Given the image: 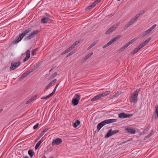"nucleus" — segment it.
Listing matches in <instances>:
<instances>
[{"mask_svg": "<svg viewBox=\"0 0 158 158\" xmlns=\"http://www.w3.org/2000/svg\"><path fill=\"white\" fill-rule=\"evenodd\" d=\"M78 125L76 124V123H74L73 124V127H76Z\"/></svg>", "mask_w": 158, "mask_h": 158, "instance_id": "50", "label": "nucleus"}, {"mask_svg": "<svg viewBox=\"0 0 158 158\" xmlns=\"http://www.w3.org/2000/svg\"><path fill=\"white\" fill-rule=\"evenodd\" d=\"M88 8H89V7H87L86 9H88Z\"/></svg>", "mask_w": 158, "mask_h": 158, "instance_id": "58", "label": "nucleus"}, {"mask_svg": "<svg viewBox=\"0 0 158 158\" xmlns=\"http://www.w3.org/2000/svg\"><path fill=\"white\" fill-rule=\"evenodd\" d=\"M23 37L22 36V35H21V34H20L19 36L17 39H16L14 43L15 44L19 43Z\"/></svg>", "mask_w": 158, "mask_h": 158, "instance_id": "17", "label": "nucleus"}, {"mask_svg": "<svg viewBox=\"0 0 158 158\" xmlns=\"http://www.w3.org/2000/svg\"><path fill=\"white\" fill-rule=\"evenodd\" d=\"M31 31V29L30 28H28L25 30L22 34H21L22 35V36L24 37L27 33L30 32Z\"/></svg>", "mask_w": 158, "mask_h": 158, "instance_id": "16", "label": "nucleus"}, {"mask_svg": "<svg viewBox=\"0 0 158 158\" xmlns=\"http://www.w3.org/2000/svg\"><path fill=\"white\" fill-rule=\"evenodd\" d=\"M97 44V42H94L92 43L90 46H89V49L93 47L94 46Z\"/></svg>", "mask_w": 158, "mask_h": 158, "instance_id": "35", "label": "nucleus"}, {"mask_svg": "<svg viewBox=\"0 0 158 158\" xmlns=\"http://www.w3.org/2000/svg\"><path fill=\"white\" fill-rule=\"evenodd\" d=\"M141 48L139 46L138 47L136 48L133 51V52L131 53L132 55H134Z\"/></svg>", "mask_w": 158, "mask_h": 158, "instance_id": "19", "label": "nucleus"}, {"mask_svg": "<svg viewBox=\"0 0 158 158\" xmlns=\"http://www.w3.org/2000/svg\"><path fill=\"white\" fill-rule=\"evenodd\" d=\"M75 46L73 44L71 45V46L69 47V48H70L71 50L73 48H74Z\"/></svg>", "mask_w": 158, "mask_h": 158, "instance_id": "42", "label": "nucleus"}, {"mask_svg": "<svg viewBox=\"0 0 158 158\" xmlns=\"http://www.w3.org/2000/svg\"><path fill=\"white\" fill-rule=\"evenodd\" d=\"M89 58V54L87 55L85 57H83L82 59V61L83 62H84L87 60Z\"/></svg>", "mask_w": 158, "mask_h": 158, "instance_id": "31", "label": "nucleus"}, {"mask_svg": "<svg viewBox=\"0 0 158 158\" xmlns=\"http://www.w3.org/2000/svg\"><path fill=\"white\" fill-rule=\"evenodd\" d=\"M116 27L113 25L111 27H110L106 31V34H108L110 32H113L116 29Z\"/></svg>", "mask_w": 158, "mask_h": 158, "instance_id": "13", "label": "nucleus"}, {"mask_svg": "<svg viewBox=\"0 0 158 158\" xmlns=\"http://www.w3.org/2000/svg\"><path fill=\"white\" fill-rule=\"evenodd\" d=\"M121 37V35H119L117 36L112 39L108 43L103 46V48H105L109 46L114 42L115 41L119 39Z\"/></svg>", "mask_w": 158, "mask_h": 158, "instance_id": "4", "label": "nucleus"}, {"mask_svg": "<svg viewBox=\"0 0 158 158\" xmlns=\"http://www.w3.org/2000/svg\"><path fill=\"white\" fill-rule=\"evenodd\" d=\"M24 158H29V157L28 156H26Z\"/></svg>", "mask_w": 158, "mask_h": 158, "instance_id": "55", "label": "nucleus"}, {"mask_svg": "<svg viewBox=\"0 0 158 158\" xmlns=\"http://www.w3.org/2000/svg\"><path fill=\"white\" fill-rule=\"evenodd\" d=\"M80 43V41H76L73 44L75 46H76V45Z\"/></svg>", "mask_w": 158, "mask_h": 158, "instance_id": "46", "label": "nucleus"}, {"mask_svg": "<svg viewBox=\"0 0 158 158\" xmlns=\"http://www.w3.org/2000/svg\"><path fill=\"white\" fill-rule=\"evenodd\" d=\"M135 41V40H134V39H133L130 40L129 42L130 44H131L134 42Z\"/></svg>", "mask_w": 158, "mask_h": 158, "instance_id": "45", "label": "nucleus"}, {"mask_svg": "<svg viewBox=\"0 0 158 158\" xmlns=\"http://www.w3.org/2000/svg\"><path fill=\"white\" fill-rule=\"evenodd\" d=\"M41 22L43 23H46L50 21V19L48 17H43L41 19Z\"/></svg>", "mask_w": 158, "mask_h": 158, "instance_id": "14", "label": "nucleus"}, {"mask_svg": "<svg viewBox=\"0 0 158 158\" xmlns=\"http://www.w3.org/2000/svg\"><path fill=\"white\" fill-rule=\"evenodd\" d=\"M58 85H59V84H57L56 85V86L55 87V88H54V89H53V91L51 93V94L52 95H53L55 93V92L56 91V89H57V87L58 86Z\"/></svg>", "mask_w": 158, "mask_h": 158, "instance_id": "29", "label": "nucleus"}, {"mask_svg": "<svg viewBox=\"0 0 158 158\" xmlns=\"http://www.w3.org/2000/svg\"><path fill=\"white\" fill-rule=\"evenodd\" d=\"M151 32V31L149 29H148V30L143 32V34L144 35H145L150 33Z\"/></svg>", "mask_w": 158, "mask_h": 158, "instance_id": "24", "label": "nucleus"}, {"mask_svg": "<svg viewBox=\"0 0 158 158\" xmlns=\"http://www.w3.org/2000/svg\"><path fill=\"white\" fill-rule=\"evenodd\" d=\"M52 96V95L50 94H49V95L47 96H45L44 97L42 98L41 99H42L47 100L48 99L50 98V97Z\"/></svg>", "mask_w": 158, "mask_h": 158, "instance_id": "25", "label": "nucleus"}, {"mask_svg": "<svg viewBox=\"0 0 158 158\" xmlns=\"http://www.w3.org/2000/svg\"><path fill=\"white\" fill-rule=\"evenodd\" d=\"M126 130L129 133L133 134L135 133V130L132 127H127L126 128Z\"/></svg>", "mask_w": 158, "mask_h": 158, "instance_id": "11", "label": "nucleus"}, {"mask_svg": "<svg viewBox=\"0 0 158 158\" xmlns=\"http://www.w3.org/2000/svg\"><path fill=\"white\" fill-rule=\"evenodd\" d=\"M39 124L38 123H37L35 125H34L33 127V129L35 130L39 126Z\"/></svg>", "mask_w": 158, "mask_h": 158, "instance_id": "38", "label": "nucleus"}, {"mask_svg": "<svg viewBox=\"0 0 158 158\" xmlns=\"http://www.w3.org/2000/svg\"><path fill=\"white\" fill-rule=\"evenodd\" d=\"M28 154L31 157H32L34 155V152L32 149H30L28 151Z\"/></svg>", "mask_w": 158, "mask_h": 158, "instance_id": "20", "label": "nucleus"}, {"mask_svg": "<svg viewBox=\"0 0 158 158\" xmlns=\"http://www.w3.org/2000/svg\"><path fill=\"white\" fill-rule=\"evenodd\" d=\"M92 54H93L92 52L89 53V56H91L92 55Z\"/></svg>", "mask_w": 158, "mask_h": 158, "instance_id": "54", "label": "nucleus"}, {"mask_svg": "<svg viewBox=\"0 0 158 158\" xmlns=\"http://www.w3.org/2000/svg\"><path fill=\"white\" fill-rule=\"evenodd\" d=\"M32 98L30 99L28 101H27V103L28 104L31 102L32 101Z\"/></svg>", "mask_w": 158, "mask_h": 158, "instance_id": "48", "label": "nucleus"}, {"mask_svg": "<svg viewBox=\"0 0 158 158\" xmlns=\"http://www.w3.org/2000/svg\"><path fill=\"white\" fill-rule=\"evenodd\" d=\"M153 132V131H151V133H152V132Z\"/></svg>", "mask_w": 158, "mask_h": 158, "instance_id": "57", "label": "nucleus"}, {"mask_svg": "<svg viewBox=\"0 0 158 158\" xmlns=\"http://www.w3.org/2000/svg\"><path fill=\"white\" fill-rule=\"evenodd\" d=\"M52 84L50 82L48 84L45 88V89H47Z\"/></svg>", "mask_w": 158, "mask_h": 158, "instance_id": "40", "label": "nucleus"}, {"mask_svg": "<svg viewBox=\"0 0 158 158\" xmlns=\"http://www.w3.org/2000/svg\"><path fill=\"white\" fill-rule=\"evenodd\" d=\"M130 44L129 43V42H128V43H126L125 44V46H126V47L127 48L129 46V45Z\"/></svg>", "mask_w": 158, "mask_h": 158, "instance_id": "49", "label": "nucleus"}, {"mask_svg": "<svg viewBox=\"0 0 158 158\" xmlns=\"http://www.w3.org/2000/svg\"><path fill=\"white\" fill-rule=\"evenodd\" d=\"M54 68H55V67L52 68H51L49 70V72L50 73L51 72H52V71L54 69Z\"/></svg>", "mask_w": 158, "mask_h": 158, "instance_id": "51", "label": "nucleus"}, {"mask_svg": "<svg viewBox=\"0 0 158 158\" xmlns=\"http://www.w3.org/2000/svg\"><path fill=\"white\" fill-rule=\"evenodd\" d=\"M87 49H88V50H89V48H87Z\"/></svg>", "mask_w": 158, "mask_h": 158, "instance_id": "59", "label": "nucleus"}, {"mask_svg": "<svg viewBox=\"0 0 158 158\" xmlns=\"http://www.w3.org/2000/svg\"><path fill=\"white\" fill-rule=\"evenodd\" d=\"M120 0H117L118 1H120Z\"/></svg>", "mask_w": 158, "mask_h": 158, "instance_id": "60", "label": "nucleus"}, {"mask_svg": "<svg viewBox=\"0 0 158 158\" xmlns=\"http://www.w3.org/2000/svg\"><path fill=\"white\" fill-rule=\"evenodd\" d=\"M57 75V73L56 72H55L54 74L51 76V78H54V77H56Z\"/></svg>", "mask_w": 158, "mask_h": 158, "instance_id": "39", "label": "nucleus"}, {"mask_svg": "<svg viewBox=\"0 0 158 158\" xmlns=\"http://www.w3.org/2000/svg\"><path fill=\"white\" fill-rule=\"evenodd\" d=\"M119 131V130H110L106 134L105 137L108 138L109 137L115 134L118 133Z\"/></svg>", "mask_w": 158, "mask_h": 158, "instance_id": "8", "label": "nucleus"}, {"mask_svg": "<svg viewBox=\"0 0 158 158\" xmlns=\"http://www.w3.org/2000/svg\"><path fill=\"white\" fill-rule=\"evenodd\" d=\"M29 58L28 57L26 56L25 57V58L23 60V62H25V61H27V60H28Z\"/></svg>", "mask_w": 158, "mask_h": 158, "instance_id": "44", "label": "nucleus"}, {"mask_svg": "<svg viewBox=\"0 0 158 158\" xmlns=\"http://www.w3.org/2000/svg\"><path fill=\"white\" fill-rule=\"evenodd\" d=\"M151 40L150 38H148L146 39V40L143 42L140 45H139V46L141 48H142L144 46L146 45L148 43L149 41Z\"/></svg>", "mask_w": 158, "mask_h": 158, "instance_id": "12", "label": "nucleus"}, {"mask_svg": "<svg viewBox=\"0 0 158 158\" xmlns=\"http://www.w3.org/2000/svg\"><path fill=\"white\" fill-rule=\"evenodd\" d=\"M127 48L126 47L125 45H124L120 49L119 51L121 52H122L124 50Z\"/></svg>", "mask_w": 158, "mask_h": 158, "instance_id": "34", "label": "nucleus"}, {"mask_svg": "<svg viewBox=\"0 0 158 158\" xmlns=\"http://www.w3.org/2000/svg\"><path fill=\"white\" fill-rule=\"evenodd\" d=\"M30 52L29 50H27V51L26 52V56L30 58Z\"/></svg>", "mask_w": 158, "mask_h": 158, "instance_id": "28", "label": "nucleus"}, {"mask_svg": "<svg viewBox=\"0 0 158 158\" xmlns=\"http://www.w3.org/2000/svg\"><path fill=\"white\" fill-rule=\"evenodd\" d=\"M156 24H155L153 25L151 27H150L149 29L152 31L156 27Z\"/></svg>", "mask_w": 158, "mask_h": 158, "instance_id": "32", "label": "nucleus"}, {"mask_svg": "<svg viewBox=\"0 0 158 158\" xmlns=\"http://www.w3.org/2000/svg\"><path fill=\"white\" fill-rule=\"evenodd\" d=\"M37 52L36 49H35L32 51L31 54L32 56H34Z\"/></svg>", "mask_w": 158, "mask_h": 158, "instance_id": "36", "label": "nucleus"}, {"mask_svg": "<svg viewBox=\"0 0 158 158\" xmlns=\"http://www.w3.org/2000/svg\"><path fill=\"white\" fill-rule=\"evenodd\" d=\"M81 95L79 94H76L74 96V98L72 100L73 104L74 106L77 105L80 99Z\"/></svg>", "mask_w": 158, "mask_h": 158, "instance_id": "5", "label": "nucleus"}, {"mask_svg": "<svg viewBox=\"0 0 158 158\" xmlns=\"http://www.w3.org/2000/svg\"><path fill=\"white\" fill-rule=\"evenodd\" d=\"M44 134L42 131L41 133L39 134V136L37 139V140L39 139Z\"/></svg>", "mask_w": 158, "mask_h": 158, "instance_id": "33", "label": "nucleus"}, {"mask_svg": "<svg viewBox=\"0 0 158 158\" xmlns=\"http://www.w3.org/2000/svg\"><path fill=\"white\" fill-rule=\"evenodd\" d=\"M57 81V80L56 79H55L52 80V81H51L50 83L52 85L54 83H55Z\"/></svg>", "mask_w": 158, "mask_h": 158, "instance_id": "43", "label": "nucleus"}, {"mask_svg": "<svg viewBox=\"0 0 158 158\" xmlns=\"http://www.w3.org/2000/svg\"><path fill=\"white\" fill-rule=\"evenodd\" d=\"M44 140L43 139V138H42L36 144V145L39 147L41 143L43 142Z\"/></svg>", "mask_w": 158, "mask_h": 158, "instance_id": "30", "label": "nucleus"}, {"mask_svg": "<svg viewBox=\"0 0 158 158\" xmlns=\"http://www.w3.org/2000/svg\"><path fill=\"white\" fill-rule=\"evenodd\" d=\"M39 32L38 30H35L29 34L25 38L26 40H30L31 38L35 36L36 35L38 34Z\"/></svg>", "mask_w": 158, "mask_h": 158, "instance_id": "7", "label": "nucleus"}, {"mask_svg": "<svg viewBox=\"0 0 158 158\" xmlns=\"http://www.w3.org/2000/svg\"><path fill=\"white\" fill-rule=\"evenodd\" d=\"M97 4V2L95 1L91 5H89V9L93 8Z\"/></svg>", "mask_w": 158, "mask_h": 158, "instance_id": "22", "label": "nucleus"}, {"mask_svg": "<svg viewBox=\"0 0 158 158\" xmlns=\"http://www.w3.org/2000/svg\"><path fill=\"white\" fill-rule=\"evenodd\" d=\"M101 0H96V1H95L96 2H97V3L98 4V3L100 2Z\"/></svg>", "mask_w": 158, "mask_h": 158, "instance_id": "52", "label": "nucleus"}, {"mask_svg": "<svg viewBox=\"0 0 158 158\" xmlns=\"http://www.w3.org/2000/svg\"><path fill=\"white\" fill-rule=\"evenodd\" d=\"M139 91L140 89H137L133 92L129 98L130 102L134 103L137 102L138 95Z\"/></svg>", "mask_w": 158, "mask_h": 158, "instance_id": "2", "label": "nucleus"}, {"mask_svg": "<svg viewBox=\"0 0 158 158\" xmlns=\"http://www.w3.org/2000/svg\"><path fill=\"white\" fill-rule=\"evenodd\" d=\"M38 147H39L37 146V145H36L35 147V150H37Z\"/></svg>", "mask_w": 158, "mask_h": 158, "instance_id": "53", "label": "nucleus"}, {"mask_svg": "<svg viewBox=\"0 0 158 158\" xmlns=\"http://www.w3.org/2000/svg\"><path fill=\"white\" fill-rule=\"evenodd\" d=\"M49 129V128H46L43 131H42V132L44 134V133L46 132Z\"/></svg>", "mask_w": 158, "mask_h": 158, "instance_id": "41", "label": "nucleus"}, {"mask_svg": "<svg viewBox=\"0 0 158 158\" xmlns=\"http://www.w3.org/2000/svg\"><path fill=\"white\" fill-rule=\"evenodd\" d=\"M62 142V140L61 138H57L55 139H54L52 142V145L54 146L55 145H59Z\"/></svg>", "mask_w": 158, "mask_h": 158, "instance_id": "9", "label": "nucleus"}, {"mask_svg": "<svg viewBox=\"0 0 158 158\" xmlns=\"http://www.w3.org/2000/svg\"><path fill=\"white\" fill-rule=\"evenodd\" d=\"M20 64V62H13L11 63V66L10 69V70H12L15 69L17 67L19 66Z\"/></svg>", "mask_w": 158, "mask_h": 158, "instance_id": "10", "label": "nucleus"}, {"mask_svg": "<svg viewBox=\"0 0 158 158\" xmlns=\"http://www.w3.org/2000/svg\"><path fill=\"white\" fill-rule=\"evenodd\" d=\"M110 93V91H107L106 92H102L101 94L102 96V97L106 96L108 95H109Z\"/></svg>", "mask_w": 158, "mask_h": 158, "instance_id": "21", "label": "nucleus"}, {"mask_svg": "<svg viewBox=\"0 0 158 158\" xmlns=\"http://www.w3.org/2000/svg\"><path fill=\"white\" fill-rule=\"evenodd\" d=\"M70 51H71L70 49V48H67L66 50H65L64 52H63L61 54L62 55H64L65 54H66L67 53H68Z\"/></svg>", "mask_w": 158, "mask_h": 158, "instance_id": "23", "label": "nucleus"}, {"mask_svg": "<svg viewBox=\"0 0 158 158\" xmlns=\"http://www.w3.org/2000/svg\"><path fill=\"white\" fill-rule=\"evenodd\" d=\"M75 123H76V124L77 125H78L80 124V122L79 120H77L76 121Z\"/></svg>", "mask_w": 158, "mask_h": 158, "instance_id": "47", "label": "nucleus"}, {"mask_svg": "<svg viewBox=\"0 0 158 158\" xmlns=\"http://www.w3.org/2000/svg\"><path fill=\"white\" fill-rule=\"evenodd\" d=\"M154 115L155 118H157L158 117V105H157L155 106Z\"/></svg>", "mask_w": 158, "mask_h": 158, "instance_id": "18", "label": "nucleus"}, {"mask_svg": "<svg viewBox=\"0 0 158 158\" xmlns=\"http://www.w3.org/2000/svg\"><path fill=\"white\" fill-rule=\"evenodd\" d=\"M27 76L26 74L24 73H23L20 77V78H23Z\"/></svg>", "mask_w": 158, "mask_h": 158, "instance_id": "37", "label": "nucleus"}, {"mask_svg": "<svg viewBox=\"0 0 158 158\" xmlns=\"http://www.w3.org/2000/svg\"><path fill=\"white\" fill-rule=\"evenodd\" d=\"M34 69H32L28 71H26V72H25V73L27 76L29 75L31 73H32L34 71Z\"/></svg>", "mask_w": 158, "mask_h": 158, "instance_id": "26", "label": "nucleus"}, {"mask_svg": "<svg viewBox=\"0 0 158 158\" xmlns=\"http://www.w3.org/2000/svg\"><path fill=\"white\" fill-rule=\"evenodd\" d=\"M76 52V50H75L72 51L71 52H70L66 56V57H69V56H71V55H73V54H74V53H75Z\"/></svg>", "mask_w": 158, "mask_h": 158, "instance_id": "27", "label": "nucleus"}, {"mask_svg": "<svg viewBox=\"0 0 158 158\" xmlns=\"http://www.w3.org/2000/svg\"><path fill=\"white\" fill-rule=\"evenodd\" d=\"M126 142H123L122 143V144H123V143H125Z\"/></svg>", "mask_w": 158, "mask_h": 158, "instance_id": "56", "label": "nucleus"}, {"mask_svg": "<svg viewBox=\"0 0 158 158\" xmlns=\"http://www.w3.org/2000/svg\"><path fill=\"white\" fill-rule=\"evenodd\" d=\"M133 115L132 114H126L125 113H120L118 114V117L121 119H123L126 118H129L132 117Z\"/></svg>", "mask_w": 158, "mask_h": 158, "instance_id": "6", "label": "nucleus"}, {"mask_svg": "<svg viewBox=\"0 0 158 158\" xmlns=\"http://www.w3.org/2000/svg\"><path fill=\"white\" fill-rule=\"evenodd\" d=\"M117 120L116 119H106L99 123L97 126V130L99 131L106 124L110 123L116 122Z\"/></svg>", "mask_w": 158, "mask_h": 158, "instance_id": "1", "label": "nucleus"}, {"mask_svg": "<svg viewBox=\"0 0 158 158\" xmlns=\"http://www.w3.org/2000/svg\"><path fill=\"white\" fill-rule=\"evenodd\" d=\"M102 96L101 94H98L96 96H94V97H93L91 99V101H96L98 99H99L100 98H102Z\"/></svg>", "mask_w": 158, "mask_h": 158, "instance_id": "15", "label": "nucleus"}, {"mask_svg": "<svg viewBox=\"0 0 158 158\" xmlns=\"http://www.w3.org/2000/svg\"><path fill=\"white\" fill-rule=\"evenodd\" d=\"M140 14L137 15L134 18L131 19L129 22L127 23L124 27V29H127L129 27L132 25L135 22L137 19L139 17Z\"/></svg>", "mask_w": 158, "mask_h": 158, "instance_id": "3", "label": "nucleus"}]
</instances>
